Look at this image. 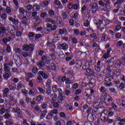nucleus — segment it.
I'll return each instance as SVG.
<instances>
[{
	"label": "nucleus",
	"mask_w": 125,
	"mask_h": 125,
	"mask_svg": "<svg viewBox=\"0 0 125 125\" xmlns=\"http://www.w3.org/2000/svg\"><path fill=\"white\" fill-rule=\"evenodd\" d=\"M22 49L24 51H30L29 52H22L21 55H22L24 58H28V57H31L32 54L34 49H35V45L33 44H25L22 46Z\"/></svg>",
	"instance_id": "f257e3e1"
},
{
	"label": "nucleus",
	"mask_w": 125,
	"mask_h": 125,
	"mask_svg": "<svg viewBox=\"0 0 125 125\" xmlns=\"http://www.w3.org/2000/svg\"><path fill=\"white\" fill-rule=\"evenodd\" d=\"M39 76L37 77L38 82L39 83H41V84H43V81H42L43 79H48V76L46 73H44V72L42 71H40L38 72Z\"/></svg>",
	"instance_id": "f03ea898"
},
{
	"label": "nucleus",
	"mask_w": 125,
	"mask_h": 125,
	"mask_svg": "<svg viewBox=\"0 0 125 125\" xmlns=\"http://www.w3.org/2000/svg\"><path fill=\"white\" fill-rule=\"evenodd\" d=\"M110 63H112V65H115V67H117V68L121 67V66L123 65L122 61H121V60H117V58L115 57H114L110 59L109 64Z\"/></svg>",
	"instance_id": "7ed1b4c3"
},
{
	"label": "nucleus",
	"mask_w": 125,
	"mask_h": 125,
	"mask_svg": "<svg viewBox=\"0 0 125 125\" xmlns=\"http://www.w3.org/2000/svg\"><path fill=\"white\" fill-rule=\"evenodd\" d=\"M12 113H15L17 114V117L19 118V119L23 118V112L20 107H17L13 108L12 109Z\"/></svg>",
	"instance_id": "20e7f679"
},
{
	"label": "nucleus",
	"mask_w": 125,
	"mask_h": 125,
	"mask_svg": "<svg viewBox=\"0 0 125 125\" xmlns=\"http://www.w3.org/2000/svg\"><path fill=\"white\" fill-rule=\"evenodd\" d=\"M89 7L92 13H96L98 10V3L92 1L89 4Z\"/></svg>",
	"instance_id": "39448f33"
},
{
	"label": "nucleus",
	"mask_w": 125,
	"mask_h": 125,
	"mask_svg": "<svg viewBox=\"0 0 125 125\" xmlns=\"http://www.w3.org/2000/svg\"><path fill=\"white\" fill-rule=\"evenodd\" d=\"M108 4H111V0H102L99 1V5L102 7H104Z\"/></svg>",
	"instance_id": "423d86ee"
},
{
	"label": "nucleus",
	"mask_w": 125,
	"mask_h": 125,
	"mask_svg": "<svg viewBox=\"0 0 125 125\" xmlns=\"http://www.w3.org/2000/svg\"><path fill=\"white\" fill-rule=\"evenodd\" d=\"M8 20L9 21H10V22H12V23L17 27V26H18V25H19V23H20L19 20L13 18V17L10 16L8 17Z\"/></svg>",
	"instance_id": "0eeeda50"
},
{
	"label": "nucleus",
	"mask_w": 125,
	"mask_h": 125,
	"mask_svg": "<svg viewBox=\"0 0 125 125\" xmlns=\"http://www.w3.org/2000/svg\"><path fill=\"white\" fill-rule=\"evenodd\" d=\"M86 72L85 75L87 77H92V76H94L95 74L94 70L91 68L86 69Z\"/></svg>",
	"instance_id": "6e6552de"
},
{
	"label": "nucleus",
	"mask_w": 125,
	"mask_h": 125,
	"mask_svg": "<svg viewBox=\"0 0 125 125\" xmlns=\"http://www.w3.org/2000/svg\"><path fill=\"white\" fill-rule=\"evenodd\" d=\"M105 114V113L102 112L101 115V120H102L103 122H107L108 124H112V123L114 122V120L113 119H110L108 118V117H106H106L103 116V115H102V114Z\"/></svg>",
	"instance_id": "1a4fd4ad"
},
{
	"label": "nucleus",
	"mask_w": 125,
	"mask_h": 125,
	"mask_svg": "<svg viewBox=\"0 0 125 125\" xmlns=\"http://www.w3.org/2000/svg\"><path fill=\"white\" fill-rule=\"evenodd\" d=\"M104 103L106 106H111L112 105V103H114L112 102L113 101V98L109 97L107 99H106V98L104 99Z\"/></svg>",
	"instance_id": "9d476101"
},
{
	"label": "nucleus",
	"mask_w": 125,
	"mask_h": 125,
	"mask_svg": "<svg viewBox=\"0 0 125 125\" xmlns=\"http://www.w3.org/2000/svg\"><path fill=\"white\" fill-rule=\"evenodd\" d=\"M36 22H35L32 25L33 29H36L37 27H39L41 24V20L39 18L35 19Z\"/></svg>",
	"instance_id": "9b49d317"
},
{
	"label": "nucleus",
	"mask_w": 125,
	"mask_h": 125,
	"mask_svg": "<svg viewBox=\"0 0 125 125\" xmlns=\"http://www.w3.org/2000/svg\"><path fill=\"white\" fill-rule=\"evenodd\" d=\"M59 47L61 49H63V50H66V49H68L69 47V45L66 43H63L62 44H59L58 45Z\"/></svg>",
	"instance_id": "f8f14e48"
},
{
	"label": "nucleus",
	"mask_w": 125,
	"mask_h": 125,
	"mask_svg": "<svg viewBox=\"0 0 125 125\" xmlns=\"http://www.w3.org/2000/svg\"><path fill=\"white\" fill-rule=\"evenodd\" d=\"M38 93V90L36 88H32L30 89L29 92V95H33V96H35L36 94Z\"/></svg>",
	"instance_id": "ddd939ff"
},
{
	"label": "nucleus",
	"mask_w": 125,
	"mask_h": 125,
	"mask_svg": "<svg viewBox=\"0 0 125 125\" xmlns=\"http://www.w3.org/2000/svg\"><path fill=\"white\" fill-rule=\"evenodd\" d=\"M4 70L5 73H10V67L8 66L7 63H4Z\"/></svg>",
	"instance_id": "4468645a"
},
{
	"label": "nucleus",
	"mask_w": 125,
	"mask_h": 125,
	"mask_svg": "<svg viewBox=\"0 0 125 125\" xmlns=\"http://www.w3.org/2000/svg\"><path fill=\"white\" fill-rule=\"evenodd\" d=\"M87 119L90 122H93V121L96 120V116L94 114H91L90 115H88Z\"/></svg>",
	"instance_id": "2eb2a0df"
},
{
	"label": "nucleus",
	"mask_w": 125,
	"mask_h": 125,
	"mask_svg": "<svg viewBox=\"0 0 125 125\" xmlns=\"http://www.w3.org/2000/svg\"><path fill=\"white\" fill-rule=\"evenodd\" d=\"M9 93V89L8 88H5L3 90V98L7 97V94Z\"/></svg>",
	"instance_id": "dca6fc26"
},
{
	"label": "nucleus",
	"mask_w": 125,
	"mask_h": 125,
	"mask_svg": "<svg viewBox=\"0 0 125 125\" xmlns=\"http://www.w3.org/2000/svg\"><path fill=\"white\" fill-rule=\"evenodd\" d=\"M25 87V85L22 84L21 82H20L17 85V90H20V89H22V88H24Z\"/></svg>",
	"instance_id": "f3484780"
},
{
	"label": "nucleus",
	"mask_w": 125,
	"mask_h": 125,
	"mask_svg": "<svg viewBox=\"0 0 125 125\" xmlns=\"http://www.w3.org/2000/svg\"><path fill=\"white\" fill-rule=\"evenodd\" d=\"M112 50V49L111 48H109L107 49V52L104 54V59H107L109 57V55H110V52Z\"/></svg>",
	"instance_id": "a211bd4d"
},
{
	"label": "nucleus",
	"mask_w": 125,
	"mask_h": 125,
	"mask_svg": "<svg viewBox=\"0 0 125 125\" xmlns=\"http://www.w3.org/2000/svg\"><path fill=\"white\" fill-rule=\"evenodd\" d=\"M10 41H11V38L10 37L4 38L2 40V42H3L4 44H6V43H7V42H10Z\"/></svg>",
	"instance_id": "6ab92c4d"
},
{
	"label": "nucleus",
	"mask_w": 125,
	"mask_h": 125,
	"mask_svg": "<svg viewBox=\"0 0 125 125\" xmlns=\"http://www.w3.org/2000/svg\"><path fill=\"white\" fill-rule=\"evenodd\" d=\"M49 113H50V115H51L53 117L54 115H57V114H58V109H55L52 110L49 112Z\"/></svg>",
	"instance_id": "aec40b11"
},
{
	"label": "nucleus",
	"mask_w": 125,
	"mask_h": 125,
	"mask_svg": "<svg viewBox=\"0 0 125 125\" xmlns=\"http://www.w3.org/2000/svg\"><path fill=\"white\" fill-rule=\"evenodd\" d=\"M92 47H99V42L98 41L93 40V44L92 45Z\"/></svg>",
	"instance_id": "412c9836"
},
{
	"label": "nucleus",
	"mask_w": 125,
	"mask_h": 125,
	"mask_svg": "<svg viewBox=\"0 0 125 125\" xmlns=\"http://www.w3.org/2000/svg\"><path fill=\"white\" fill-rule=\"evenodd\" d=\"M65 97L62 95H60L58 98V101L59 103H62V101H63L64 99H65Z\"/></svg>",
	"instance_id": "4be33fe9"
},
{
	"label": "nucleus",
	"mask_w": 125,
	"mask_h": 125,
	"mask_svg": "<svg viewBox=\"0 0 125 125\" xmlns=\"http://www.w3.org/2000/svg\"><path fill=\"white\" fill-rule=\"evenodd\" d=\"M0 32L2 34H5L6 32V29L3 25H0Z\"/></svg>",
	"instance_id": "5701e85b"
},
{
	"label": "nucleus",
	"mask_w": 125,
	"mask_h": 125,
	"mask_svg": "<svg viewBox=\"0 0 125 125\" xmlns=\"http://www.w3.org/2000/svg\"><path fill=\"white\" fill-rule=\"evenodd\" d=\"M46 113H47V110H44L41 112V119H43L44 117H45V115H46Z\"/></svg>",
	"instance_id": "b1692460"
},
{
	"label": "nucleus",
	"mask_w": 125,
	"mask_h": 125,
	"mask_svg": "<svg viewBox=\"0 0 125 125\" xmlns=\"http://www.w3.org/2000/svg\"><path fill=\"white\" fill-rule=\"evenodd\" d=\"M100 104V103L98 102L95 101L94 102V104L93 105V107L94 108H95L96 110H97V109H99V105Z\"/></svg>",
	"instance_id": "393cba45"
},
{
	"label": "nucleus",
	"mask_w": 125,
	"mask_h": 125,
	"mask_svg": "<svg viewBox=\"0 0 125 125\" xmlns=\"http://www.w3.org/2000/svg\"><path fill=\"white\" fill-rule=\"evenodd\" d=\"M46 86L47 88H50L51 87V80L48 79L46 83Z\"/></svg>",
	"instance_id": "a878e982"
},
{
	"label": "nucleus",
	"mask_w": 125,
	"mask_h": 125,
	"mask_svg": "<svg viewBox=\"0 0 125 125\" xmlns=\"http://www.w3.org/2000/svg\"><path fill=\"white\" fill-rule=\"evenodd\" d=\"M52 90L54 93H55V92H57V91H58V86H57V85H53L52 86Z\"/></svg>",
	"instance_id": "bb28decb"
},
{
	"label": "nucleus",
	"mask_w": 125,
	"mask_h": 125,
	"mask_svg": "<svg viewBox=\"0 0 125 125\" xmlns=\"http://www.w3.org/2000/svg\"><path fill=\"white\" fill-rule=\"evenodd\" d=\"M5 125H13V120L10 119L5 122Z\"/></svg>",
	"instance_id": "cd10ccee"
},
{
	"label": "nucleus",
	"mask_w": 125,
	"mask_h": 125,
	"mask_svg": "<svg viewBox=\"0 0 125 125\" xmlns=\"http://www.w3.org/2000/svg\"><path fill=\"white\" fill-rule=\"evenodd\" d=\"M7 111H8L7 109H5V107H2L0 109V114H1V115H3L5 113H6Z\"/></svg>",
	"instance_id": "c85d7f7f"
},
{
	"label": "nucleus",
	"mask_w": 125,
	"mask_h": 125,
	"mask_svg": "<svg viewBox=\"0 0 125 125\" xmlns=\"http://www.w3.org/2000/svg\"><path fill=\"white\" fill-rule=\"evenodd\" d=\"M10 73H5V74L3 75V78L6 80V81H7L8 80V79H9L10 78V75H9Z\"/></svg>",
	"instance_id": "c756f323"
},
{
	"label": "nucleus",
	"mask_w": 125,
	"mask_h": 125,
	"mask_svg": "<svg viewBox=\"0 0 125 125\" xmlns=\"http://www.w3.org/2000/svg\"><path fill=\"white\" fill-rule=\"evenodd\" d=\"M106 38V40H110V38L107 37V35L105 34H103L102 37H101V40L102 41H105Z\"/></svg>",
	"instance_id": "7c9ffc66"
},
{
	"label": "nucleus",
	"mask_w": 125,
	"mask_h": 125,
	"mask_svg": "<svg viewBox=\"0 0 125 125\" xmlns=\"http://www.w3.org/2000/svg\"><path fill=\"white\" fill-rule=\"evenodd\" d=\"M37 66H39V67H44V65L45 64L44 63V62L43 61H41L40 62H38L36 64Z\"/></svg>",
	"instance_id": "2f4dec72"
},
{
	"label": "nucleus",
	"mask_w": 125,
	"mask_h": 125,
	"mask_svg": "<svg viewBox=\"0 0 125 125\" xmlns=\"http://www.w3.org/2000/svg\"><path fill=\"white\" fill-rule=\"evenodd\" d=\"M62 16L63 20H65V19H67V17H68L67 13L64 11L62 12Z\"/></svg>",
	"instance_id": "473e14b6"
},
{
	"label": "nucleus",
	"mask_w": 125,
	"mask_h": 125,
	"mask_svg": "<svg viewBox=\"0 0 125 125\" xmlns=\"http://www.w3.org/2000/svg\"><path fill=\"white\" fill-rule=\"evenodd\" d=\"M61 40V38L59 36H55L54 37L53 39V42H57L59 41H60Z\"/></svg>",
	"instance_id": "72a5a7b5"
},
{
	"label": "nucleus",
	"mask_w": 125,
	"mask_h": 125,
	"mask_svg": "<svg viewBox=\"0 0 125 125\" xmlns=\"http://www.w3.org/2000/svg\"><path fill=\"white\" fill-rule=\"evenodd\" d=\"M13 2L16 6V8L17 9L19 8V3L18 2V0H13Z\"/></svg>",
	"instance_id": "f704fd0d"
},
{
	"label": "nucleus",
	"mask_w": 125,
	"mask_h": 125,
	"mask_svg": "<svg viewBox=\"0 0 125 125\" xmlns=\"http://www.w3.org/2000/svg\"><path fill=\"white\" fill-rule=\"evenodd\" d=\"M14 51L15 52H16V53H18L21 55V51H22V49L20 48H15L14 49Z\"/></svg>",
	"instance_id": "c9c22d12"
},
{
	"label": "nucleus",
	"mask_w": 125,
	"mask_h": 125,
	"mask_svg": "<svg viewBox=\"0 0 125 125\" xmlns=\"http://www.w3.org/2000/svg\"><path fill=\"white\" fill-rule=\"evenodd\" d=\"M80 8V4H74L73 5L72 9L74 10H78Z\"/></svg>",
	"instance_id": "e433bc0d"
},
{
	"label": "nucleus",
	"mask_w": 125,
	"mask_h": 125,
	"mask_svg": "<svg viewBox=\"0 0 125 125\" xmlns=\"http://www.w3.org/2000/svg\"><path fill=\"white\" fill-rule=\"evenodd\" d=\"M37 88H38L39 92L40 93H41V94H44V93H45V90H44V89H42V88L38 87Z\"/></svg>",
	"instance_id": "4c0bfd02"
},
{
	"label": "nucleus",
	"mask_w": 125,
	"mask_h": 125,
	"mask_svg": "<svg viewBox=\"0 0 125 125\" xmlns=\"http://www.w3.org/2000/svg\"><path fill=\"white\" fill-rule=\"evenodd\" d=\"M41 107L43 110H46V109L48 108V105H47V104L43 103L42 104Z\"/></svg>",
	"instance_id": "58836bf2"
},
{
	"label": "nucleus",
	"mask_w": 125,
	"mask_h": 125,
	"mask_svg": "<svg viewBox=\"0 0 125 125\" xmlns=\"http://www.w3.org/2000/svg\"><path fill=\"white\" fill-rule=\"evenodd\" d=\"M67 75H69V76H72V77H74V76H75V73L74 72V70L72 69L69 70L67 72Z\"/></svg>",
	"instance_id": "ea45409f"
},
{
	"label": "nucleus",
	"mask_w": 125,
	"mask_h": 125,
	"mask_svg": "<svg viewBox=\"0 0 125 125\" xmlns=\"http://www.w3.org/2000/svg\"><path fill=\"white\" fill-rule=\"evenodd\" d=\"M67 30H66V28H62V29H60L59 33L60 35H63L64 33H66Z\"/></svg>",
	"instance_id": "a19ab883"
},
{
	"label": "nucleus",
	"mask_w": 125,
	"mask_h": 125,
	"mask_svg": "<svg viewBox=\"0 0 125 125\" xmlns=\"http://www.w3.org/2000/svg\"><path fill=\"white\" fill-rule=\"evenodd\" d=\"M113 79H114V77L110 76L109 77H106L105 79V82L109 83V82H111L112 80H113Z\"/></svg>",
	"instance_id": "79ce46f5"
},
{
	"label": "nucleus",
	"mask_w": 125,
	"mask_h": 125,
	"mask_svg": "<svg viewBox=\"0 0 125 125\" xmlns=\"http://www.w3.org/2000/svg\"><path fill=\"white\" fill-rule=\"evenodd\" d=\"M3 117L4 119H9L11 117V114L9 113L6 112L4 115Z\"/></svg>",
	"instance_id": "37998d69"
},
{
	"label": "nucleus",
	"mask_w": 125,
	"mask_h": 125,
	"mask_svg": "<svg viewBox=\"0 0 125 125\" xmlns=\"http://www.w3.org/2000/svg\"><path fill=\"white\" fill-rule=\"evenodd\" d=\"M38 71H39V69H38V67H33V68L32 69V72L33 74H37V73H38Z\"/></svg>",
	"instance_id": "c03bdc74"
},
{
	"label": "nucleus",
	"mask_w": 125,
	"mask_h": 125,
	"mask_svg": "<svg viewBox=\"0 0 125 125\" xmlns=\"http://www.w3.org/2000/svg\"><path fill=\"white\" fill-rule=\"evenodd\" d=\"M111 106H112V108L114 109V110H116L118 111L119 110V107L118 105H116L115 104L112 103V104H111Z\"/></svg>",
	"instance_id": "a18cd8bd"
},
{
	"label": "nucleus",
	"mask_w": 125,
	"mask_h": 125,
	"mask_svg": "<svg viewBox=\"0 0 125 125\" xmlns=\"http://www.w3.org/2000/svg\"><path fill=\"white\" fill-rule=\"evenodd\" d=\"M108 5L104 6L103 8H102V11H104L105 12H108L109 11V9L107 7Z\"/></svg>",
	"instance_id": "49530a36"
},
{
	"label": "nucleus",
	"mask_w": 125,
	"mask_h": 125,
	"mask_svg": "<svg viewBox=\"0 0 125 125\" xmlns=\"http://www.w3.org/2000/svg\"><path fill=\"white\" fill-rule=\"evenodd\" d=\"M65 84H66L67 85H68L69 84H71L72 83L71 80L68 78H66V79L65 80Z\"/></svg>",
	"instance_id": "de8ad7c7"
},
{
	"label": "nucleus",
	"mask_w": 125,
	"mask_h": 125,
	"mask_svg": "<svg viewBox=\"0 0 125 125\" xmlns=\"http://www.w3.org/2000/svg\"><path fill=\"white\" fill-rule=\"evenodd\" d=\"M42 97L41 95L36 97V101H37V102H40V101H42Z\"/></svg>",
	"instance_id": "09e8293b"
},
{
	"label": "nucleus",
	"mask_w": 125,
	"mask_h": 125,
	"mask_svg": "<svg viewBox=\"0 0 125 125\" xmlns=\"http://www.w3.org/2000/svg\"><path fill=\"white\" fill-rule=\"evenodd\" d=\"M109 90L111 93H117L118 92L116 90V89L115 88H111L109 89Z\"/></svg>",
	"instance_id": "8fccbe9b"
},
{
	"label": "nucleus",
	"mask_w": 125,
	"mask_h": 125,
	"mask_svg": "<svg viewBox=\"0 0 125 125\" xmlns=\"http://www.w3.org/2000/svg\"><path fill=\"white\" fill-rule=\"evenodd\" d=\"M43 7H47L48 4H49V2L48 1L45 0L43 2Z\"/></svg>",
	"instance_id": "3c124183"
},
{
	"label": "nucleus",
	"mask_w": 125,
	"mask_h": 125,
	"mask_svg": "<svg viewBox=\"0 0 125 125\" xmlns=\"http://www.w3.org/2000/svg\"><path fill=\"white\" fill-rule=\"evenodd\" d=\"M50 98H51L52 100H53V99H56V98L57 97V95L56 94H51L50 95Z\"/></svg>",
	"instance_id": "603ef678"
},
{
	"label": "nucleus",
	"mask_w": 125,
	"mask_h": 125,
	"mask_svg": "<svg viewBox=\"0 0 125 125\" xmlns=\"http://www.w3.org/2000/svg\"><path fill=\"white\" fill-rule=\"evenodd\" d=\"M86 10V5H84L81 8V12L82 14H83V12Z\"/></svg>",
	"instance_id": "864d4df0"
},
{
	"label": "nucleus",
	"mask_w": 125,
	"mask_h": 125,
	"mask_svg": "<svg viewBox=\"0 0 125 125\" xmlns=\"http://www.w3.org/2000/svg\"><path fill=\"white\" fill-rule=\"evenodd\" d=\"M119 87L121 90H123L125 88V83H120Z\"/></svg>",
	"instance_id": "5fc2aeb1"
},
{
	"label": "nucleus",
	"mask_w": 125,
	"mask_h": 125,
	"mask_svg": "<svg viewBox=\"0 0 125 125\" xmlns=\"http://www.w3.org/2000/svg\"><path fill=\"white\" fill-rule=\"evenodd\" d=\"M49 57L46 55H43L42 58V61H45L47 60V59H49Z\"/></svg>",
	"instance_id": "6e6d98bb"
},
{
	"label": "nucleus",
	"mask_w": 125,
	"mask_h": 125,
	"mask_svg": "<svg viewBox=\"0 0 125 125\" xmlns=\"http://www.w3.org/2000/svg\"><path fill=\"white\" fill-rule=\"evenodd\" d=\"M7 48L6 49V50L7 52H8V53H10L11 52V47H10V45H6Z\"/></svg>",
	"instance_id": "4d7b16f0"
},
{
	"label": "nucleus",
	"mask_w": 125,
	"mask_h": 125,
	"mask_svg": "<svg viewBox=\"0 0 125 125\" xmlns=\"http://www.w3.org/2000/svg\"><path fill=\"white\" fill-rule=\"evenodd\" d=\"M90 24V23L88 21H85L84 22V26L85 27H89Z\"/></svg>",
	"instance_id": "13d9d810"
},
{
	"label": "nucleus",
	"mask_w": 125,
	"mask_h": 125,
	"mask_svg": "<svg viewBox=\"0 0 125 125\" xmlns=\"http://www.w3.org/2000/svg\"><path fill=\"white\" fill-rule=\"evenodd\" d=\"M100 46L96 47L95 49V54H97L100 51Z\"/></svg>",
	"instance_id": "bf43d9fd"
},
{
	"label": "nucleus",
	"mask_w": 125,
	"mask_h": 125,
	"mask_svg": "<svg viewBox=\"0 0 125 125\" xmlns=\"http://www.w3.org/2000/svg\"><path fill=\"white\" fill-rule=\"evenodd\" d=\"M124 123H125V118L122 119L120 120V122L118 123V125H125V124Z\"/></svg>",
	"instance_id": "052dcab7"
},
{
	"label": "nucleus",
	"mask_w": 125,
	"mask_h": 125,
	"mask_svg": "<svg viewBox=\"0 0 125 125\" xmlns=\"http://www.w3.org/2000/svg\"><path fill=\"white\" fill-rule=\"evenodd\" d=\"M33 6L36 7V11H39L41 9V7L38 4L33 5Z\"/></svg>",
	"instance_id": "680f3d73"
},
{
	"label": "nucleus",
	"mask_w": 125,
	"mask_h": 125,
	"mask_svg": "<svg viewBox=\"0 0 125 125\" xmlns=\"http://www.w3.org/2000/svg\"><path fill=\"white\" fill-rule=\"evenodd\" d=\"M0 17L1 19H3V20H5V19L7 18V16H6V14H5V13L1 14L0 15Z\"/></svg>",
	"instance_id": "e2e57ef3"
},
{
	"label": "nucleus",
	"mask_w": 125,
	"mask_h": 125,
	"mask_svg": "<svg viewBox=\"0 0 125 125\" xmlns=\"http://www.w3.org/2000/svg\"><path fill=\"white\" fill-rule=\"evenodd\" d=\"M57 22L59 24H61L62 23V19H61V17H58L57 18Z\"/></svg>",
	"instance_id": "0e129e2a"
},
{
	"label": "nucleus",
	"mask_w": 125,
	"mask_h": 125,
	"mask_svg": "<svg viewBox=\"0 0 125 125\" xmlns=\"http://www.w3.org/2000/svg\"><path fill=\"white\" fill-rule=\"evenodd\" d=\"M51 68L52 70H56V66H55V63H54V62L51 63Z\"/></svg>",
	"instance_id": "69168bd1"
},
{
	"label": "nucleus",
	"mask_w": 125,
	"mask_h": 125,
	"mask_svg": "<svg viewBox=\"0 0 125 125\" xmlns=\"http://www.w3.org/2000/svg\"><path fill=\"white\" fill-rule=\"evenodd\" d=\"M73 3H69L67 4V7L68 8V9H73Z\"/></svg>",
	"instance_id": "338daca9"
},
{
	"label": "nucleus",
	"mask_w": 125,
	"mask_h": 125,
	"mask_svg": "<svg viewBox=\"0 0 125 125\" xmlns=\"http://www.w3.org/2000/svg\"><path fill=\"white\" fill-rule=\"evenodd\" d=\"M52 117L53 116L51 115H50V113L49 112V113L46 117V120H51V119H52Z\"/></svg>",
	"instance_id": "774afa93"
}]
</instances>
